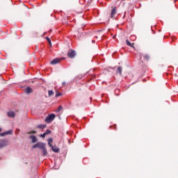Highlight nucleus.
Segmentation results:
<instances>
[{
  "label": "nucleus",
  "mask_w": 178,
  "mask_h": 178,
  "mask_svg": "<svg viewBox=\"0 0 178 178\" xmlns=\"http://www.w3.org/2000/svg\"><path fill=\"white\" fill-rule=\"evenodd\" d=\"M33 149L39 148V149H42L43 152V155L45 156V144L42 143H38L32 146Z\"/></svg>",
  "instance_id": "f257e3e1"
},
{
  "label": "nucleus",
  "mask_w": 178,
  "mask_h": 178,
  "mask_svg": "<svg viewBox=\"0 0 178 178\" xmlns=\"http://www.w3.org/2000/svg\"><path fill=\"white\" fill-rule=\"evenodd\" d=\"M55 118H56V115L54 113L49 114L45 119L46 123H52L55 120Z\"/></svg>",
  "instance_id": "f03ea898"
},
{
  "label": "nucleus",
  "mask_w": 178,
  "mask_h": 178,
  "mask_svg": "<svg viewBox=\"0 0 178 178\" xmlns=\"http://www.w3.org/2000/svg\"><path fill=\"white\" fill-rule=\"evenodd\" d=\"M67 56L68 58H70V59H73V58L76 56V51L73 49H70L67 52Z\"/></svg>",
  "instance_id": "7ed1b4c3"
},
{
  "label": "nucleus",
  "mask_w": 178,
  "mask_h": 178,
  "mask_svg": "<svg viewBox=\"0 0 178 178\" xmlns=\"http://www.w3.org/2000/svg\"><path fill=\"white\" fill-rule=\"evenodd\" d=\"M8 145V140H0V148H3V147H6Z\"/></svg>",
  "instance_id": "20e7f679"
},
{
  "label": "nucleus",
  "mask_w": 178,
  "mask_h": 178,
  "mask_svg": "<svg viewBox=\"0 0 178 178\" xmlns=\"http://www.w3.org/2000/svg\"><path fill=\"white\" fill-rule=\"evenodd\" d=\"M117 10L118 9L116 8V7H112L111 14V16L112 18L115 17V15H116Z\"/></svg>",
  "instance_id": "39448f33"
},
{
  "label": "nucleus",
  "mask_w": 178,
  "mask_h": 178,
  "mask_svg": "<svg viewBox=\"0 0 178 178\" xmlns=\"http://www.w3.org/2000/svg\"><path fill=\"white\" fill-rule=\"evenodd\" d=\"M50 148L53 151V152H59L60 149L56 146V145L51 146Z\"/></svg>",
  "instance_id": "423d86ee"
},
{
  "label": "nucleus",
  "mask_w": 178,
  "mask_h": 178,
  "mask_svg": "<svg viewBox=\"0 0 178 178\" xmlns=\"http://www.w3.org/2000/svg\"><path fill=\"white\" fill-rule=\"evenodd\" d=\"M29 138H31V140H32L31 143L33 144H34V143H37V141H38V140L37 139V137H35V136L31 135Z\"/></svg>",
  "instance_id": "0eeeda50"
},
{
  "label": "nucleus",
  "mask_w": 178,
  "mask_h": 178,
  "mask_svg": "<svg viewBox=\"0 0 178 178\" xmlns=\"http://www.w3.org/2000/svg\"><path fill=\"white\" fill-rule=\"evenodd\" d=\"M52 143H54V138H49L47 139V144L50 148L53 146Z\"/></svg>",
  "instance_id": "6e6552de"
},
{
  "label": "nucleus",
  "mask_w": 178,
  "mask_h": 178,
  "mask_svg": "<svg viewBox=\"0 0 178 178\" xmlns=\"http://www.w3.org/2000/svg\"><path fill=\"white\" fill-rule=\"evenodd\" d=\"M126 42L128 47H131V48H134V49H136V47H134V43L130 42V41H129V40L127 39L126 40Z\"/></svg>",
  "instance_id": "1a4fd4ad"
},
{
  "label": "nucleus",
  "mask_w": 178,
  "mask_h": 178,
  "mask_svg": "<svg viewBox=\"0 0 178 178\" xmlns=\"http://www.w3.org/2000/svg\"><path fill=\"white\" fill-rule=\"evenodd\" d=\"M60 62V59L59 58H55L53 60L51 61V65H56L57 63H59Z\"/></svg>",
  "instance_id": "9d476101"
},
{
  "label": "nucleus",
  "mask_w": 178,
  "mask_h": 178,
  "mask_svg": "<svg viewBox=\"0 0 178 178\" xmlns=\"http://www.w3.org/2000/svg\"><path fill=\"white\" fill-rule=\"evenodd\" d=\"M143 59L145 60L148 61V60H149V59H151V56L149 54H144L143 55Z\"/></svg>",
  "instance_id": "9b49d317"
},
{
  "label": "nucleus",
  "mask_w": 178,
  "mask_h": 178,
  "mask_svg": "<svg viewBox=\"0 0 178 178\" xmlns=\"http://www.w3.org/2000/svg\"><path fill=\"white\" fill-rule=\"evenodd\" d=\"M25 92L26 94H31V92H33V89H31L30 87H27L25 90Z\"/></svg>",
  "instance_id": "f8f14e48"
},
{
  "label": "nucleus",
  "mask_w": 178,
  "mask_h": 178,
  "mask_svg": "<svg viewBox=\"0 0 178 178\" xmlns=\"http://www.w3.org/2000/svg\"><path fill=\"white\" fill-rule=\"evenodd\" d=\"M8 116L9 118H15V112H13V111L8 112Z\"/></svg>",
  "instance_id": "ddd939ff"
},
{
  "label": "nucleus",
  "mask_w": 178,
  "mask_h": 178,
  "mask_svg": "<svg viewBox=\"0 0 178 178\" xmlns=\"http://www.w3.org/2000/svg\"><path fill=\"white\" fill-rule=\"evenodd\" d=\"M123 70V68L122 67H118L117 70V73H119L120 76H122V72Z\"/></svg>",
  "instance_id": "4468645a"
},
{
  "label": "nucleus",
  "mask_w": 178,
  "mask_h": 178,
  "mask_svg": "<svg viewBox=\"0 0 178 178\" xmlns=\"http://www.w3.org/2000/svg\"><path fill=\"white\" fill-rule=\"evenodd\" d=\"M45 40L47 41L48 44L50 45V47H52V42H51V39L49 37H46Z\"/></svg>",
  "instance_id": "2eb2a0df"
},
{
  "label": "nucleus",
  "mask_w": 178,
  "mask_h": 178,
  "mask_svg": "<svg viewBox=\"0 0 178 178\" xmlns=\"http://www.w3.org/2000/svg\"><path fill=\"white\" fill-rule=\"evenodd\" d=\"M62 109H63V107H62V106H59L58 108L55 111V112H56V113H58L60 112Z\"/></svg>",
  "instance_id": "dca6fc26"
},
{
  "label": "nucleus",
  "mask_w": 178,
  "mask_h": 178,
  "mask_svg": "<svg viewBox=\"0 0 178 178\" xmlns=\"http://www.w3.org/2000/svg\"><path fill=\"white\" fill-rule=\"evenodd\" d=\"M37 128L38 129H45V125H44V124H39V125L37 126Z\"/></svg>",
  "instance_id": "f3484780"
},
{
  "label": "nucleus",
  "mask_w": 178,
  "mask_h": 178,
  "mask_svg": "<svg viewBox=\"0 0 178 178\" xmlns=\"http://www.w3.org/2000/svg\"><path fill=\"white\" fill-rule=\"evenodd\" d=\"M48 95L49 97L54 95V90H49Z\"/></svg>",
  "instance_id": "a211bd4d"
},
{
  "label": "nucleus",
  "mask_w": 178,
  "mask_h": 178,
  "mask_svg": "<svg viewBox=\"0 0 178 178\" xmlns=\"http://www.w3.org/2000/svg\"><path fill=\"white\" fill-rule=\"evenodd\" d=\"M51 133H52V131L47 129L45 131V135L47 136V134H51Z\"/></svg>",
  "instance_id": "6ab92c4d"
},
{
  "label": "nucleus",
  "mask_w": 178,
  "mask_h": 178,
  "mask_svg": "<svg viewBox=\"0 0 178 178\" xmlns=\"http://www.w3.org/2000/svg\"><path fill=\"white\" fill-rule=\"evenodd\" d=\"M12 133H13V131H12V130L6 131V136H8V135H9V134H12Z\"/></svg>",
  "instance_id": "aec40b11"
},
{
  "label": "nucleus",
  "mask_w": 178,
  "mask_h": 178,
  "mask_svg": "<svg viewBox=\"0 0 178 178\" xmlns=\"http://www.w3.org/2000/svg\"><path fill=\"white\" fill-rule=\"evenodd\" d=\"M5 136H6V132H3V133L0 134L1 137H5Z\"/></svg>",
  "instance_id": "412c9836"
},
{
  "label": "nucleus",
  "mask_w": 178,
  "mask_h": 178,
  "mask_svg": "<svg viewBox=\"0 0 178 178\" xmlns=\"http://www.w3.org/2000/svg\"><path fill=\"white\" fill-rule=\"evenodd\" d=\"M60 95H62V93H60V92H57L56 94V97H60Z\"/></svg>",
  "instance_id": "4be33fe9"
},
{
  "label": "nucleus",
  "mask_w": 178,
  "mask_h": 178,
  "mask_svg": "<svg viewBox=\"0 0 178 178\" xmlns=\"http://www.w3.org/2000/svg\"><path fill=\"white\" fill-rule=\"evenodd\" d=\"M36 131H31V132H29V134H35Z\"/></svg>",
  "instance_id": "5701e85b"
},
{
  "label": "nucleus",
  "mask_w": 178,
  "mask_h": 178,
  "mask_svg": "<svg viewBox=\"0 0 178 178\" xmlns=\"http://www.w3.org/2000/svg\"><path fill=\"white\" fill-rule=\"evenodd\" d=\"M40 137H42V138H44V137H45V133H44L43 134H41V135H40Z\"/></svg>",
  "instance_id": "b1692460"
},
{
  "label": "nucleus",
  "mask_w": 178,
  "mask_h": 178,
  "mask_svg": "<svg viewBox=\"0 0 178 178\" xmlns=\"http://www.w3.org/2000/svg\"><path fill=\"white\" fill-rule=\"evenodd\" d=\"M66 84L65 82H63V86H65Z\"/></svg>",
  "instance_id": "393cba45"
},
{
  "label": "nucleus",
  "mask_w": 178,
  "mask_h": 178,
  "mask_svg": "<svg viewBox=\"0 0 178 178\" xmlns=\"http://www.w3.org/2000/svg\"><path fill=\"white\" fill-rule=\"evenodd\" d=\"M1 131H2V129L0 128V133H1Z\"/></svg>",
  "instance_id": "a878e982"
},
{
  "label": "nucleus",
  "mask_w": 178,
  "mask_h": 178,
  "mask_svg": "<svg viewBox=\"0 0 178 178\" xmlns=\"http://www.w3.org/2000/svg\"><path fill=\"white\" fill-rule=\"evenodd\" d=\"M92 42H95V40H92Z\"/></svg>",
  "instance_id": "bb28decb"
}]
</instances>
